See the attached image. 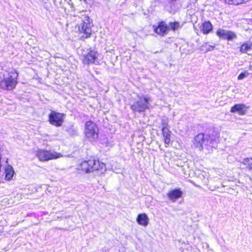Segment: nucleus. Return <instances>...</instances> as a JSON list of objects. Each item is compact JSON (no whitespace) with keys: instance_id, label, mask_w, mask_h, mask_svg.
<instances>
[{"instance_id":"6e6552de","label":"nucleus","mask_w":252,"mask_h":252,"mask_svg":"<svg viewBox=\"0 0 252 252\" xmlns=\"http://www.w3.org/2000/svg\"><path fill=\"white\" fill-rule=\"evenodd\" d=\"M50 123L56 126H62L63 121V114L55 111H52L49 115Z\"/></svg>"},{"instance_id":"b1692460","label":"nucleus","mask_w":252,"mask_h":252,"mask_svg":"<svg viewBox=\"0 0 252 252\" xmlns=\"http://www.w3.org/2000/svg\"><path fill=\"white\" fill-rule=\"evenodd\" d=\"M245 164L250 167V168L252 169V158H247L245 159Z\"/></svg>"},{"instance_id":"f8f14e48","label":"nucleus","mask_w":252,"mask_h":252,"mask_svg":"<svg viewBox=\"0 0 252 252\" xmlns=\"http://www.w3.org/2000/svg\"><path fill=\"white\" fill-rule=\"evenodd\" d=\"M183 192L180 189H175L169 191L167 193L168 198L173 202H175L177 199L181 197Z\"/></svg>"},{"instance_id":"9b49d317","label":"nucleus","mask_w":252,"mask_h":252,"mask_svg":"<svg viewBox=\"0 0 252 252\" xmlns=\"http://www.w3.org/2000/svg\"><path fill=\"white\" fill-rule=\"evenodd\" d=\"M88 167L90 168V172L98 170L99 169H102L104 167L105 165L103 163H100L98 160L94 159H90L87 161Z\"/></svg>"},{"instance_id":"412c9836","label":"nucleus","mask_w":252,"mask_h":252,"mask_svg":"<svg viewBox=\"0 0 252 252\" xmlns=\"http://www.w3.org/2000/svg\"><path fill=\"white\" fill-rule=\"evenodd\" d=\"M226 2L229 4L238 5L244 2H247L250 0H224Z\"/></svg>"},{"instance_id":"f257e3e1","label":"nucleus","mask_w":252,"mask_h":252,"mask_svg":"<svg viewBox=\"0 0 252 252\" xmlns=\"http://www.w3.org/2000/svg\"><path fill=\"white\" fill-rule=\"evenodd\" d=\"M18 76V74L15 71H12L6 75H4L3 80L0 82V88L7 90H13L17 83Z\"/></svg>"},{"instance_id":"ddd939ff","label":"nucleus","mask_w":252,"mask_h":252,"mask_svg":"<svg viewBox=\"0 0 252 252\" xmlns=\"http://www.w3.org/2000/svg\"><path fill=\"white\" fill-rule=\"evenodd\" d=\"M247 111V108L244 104H237L231 107V112H237L240 115H244Z\"/></svg>"},{"instance_id":"4468645a","label":"nucleus","mask_w":252,"mask_h":252,"mask_svg":"<svg viewBox=\"0 0 252 252\" xmlns=\"http://www.w3.org/2000/svg\"><path fill=\"white\" fill-rule=\"evenodd\" d=\"M201 31L205 34L209 33L213 30V26L209 21L205 22L200 27Z\"/></svg>"},{"instance_id":"a211bd4d","label":"nucleus","mask_w":252,"mask_h":252,"mask_svg":"<svg viewBox=\"0 0 252 252\" xmlns=\"http://www.w3.org/2000/svg\"><path fill=\"white\" fill-rule=\"evenodd\" d=\"M252 49V42H245L240 47V51L243 53L248 52L249 51Z\"/></svg>"},{"instance_id":"393cba45","label":"nucleus","mask_w":252,"mask_h":252,"mask_svg":"<svg viewBox=\"0 0 252 252\" xmlns=\"http://www.w3.org/2000/svg\"><path fill=\"white\" fill-rule=\"evenodd\" d=\"M249 75V73L247 72H244L240 73L239 75L238 76V80H242L245 77H247Z\"/></svg>"},{"instance_id":"7ed1b4c3","label":"nucleus","mask_w":252,"mask_h":252,"mask_svg":"<svg viewBox=\"0 0 252 252\" xmlns=\"http://www.w3.org/2000/svg\"><path fill=\"white\" fill-rule=\"evenodd\" d=\"M193 144L194 146L200 151H201L205 146L209 145L213 148H215L217 146L216 141H213L212 139L209 140L207 137H205L203 133H200L196 135L193 140Z\"/></svg>"},{"instance_id":"f03ea898","label":"nucleus","mask_w":252,"mask_h":252,"mask_svg":"<svg viewBox=\"0 0 252 252\" xmlns=\"http://www.w3.org/2000/svg\"><path fill=\"white\" fill-rule=\"evenodd\" d=\"M99 129L96 125L91 121L85 123L84 133L90 141H95L98 137Z\"/></svg>"},{"instance_id":"423d86ee","label":"nucleus","mask_w":252,"mask_h":252,"mask_svg":"<svg viewBox=\"0 0 252 252\" xmlns=\"http://www.w3.org/2000/svg\"><path fill=\"white\" fill-rule=\"evenodd\" d=\"M36 155L39 160L41 161L56 159L62 157V155L60 153H58L56 152H51L43 150H38Z\"/></svg>"},{"instance_id":"1a4fd4ad","label":"nucleus","mask_w":252,"mask_h":252,"mask_svg":"<svg viewBox=\"0 0 252 252\" xmlns=\"http://www.w3.org/2000/svg\"><path fill=\"white\" fill-rule=\"evenodd\" d=\"M154 31L155 32L161 36L166 34L169 30L167 25L164 22H160L157 26L154 25Z\"/></svg>"},{"instance_id":"4be33fe9","label":"nucleus","mask_w":252,"mask_h":252,"mask_svg":"<svg viewBox=\"0 0 252 252\" xmlns=\"http://www.w3.org/2000/svg\"><path fill=\"white\" fill-rule=\"evenodd\" d=\"M215 48V46L211 45H207L206 44L202 45L200 47V50L205 51V52H208L212 51Z\"/></svg>"},{"instance_id":"5701e85b","label":"nucleus","mask_w":252,"mask_h":252,"mask_svg":"<svg viewBox=\"0 0 252 252\" xmlns=\"http://www.w3.org/2000/svg\"><path fill=\"white\" fill-rule=\"evenodd\" d=\"M161 126L162 128H168V118L166 117H163L161 120Z\"/></svg>"},{"instance_id":"6ab92c4d","label":"nucleus","mask_w":252,"mask_h":252,"mask_svg":"<svg viewBox=\"0 0 252 252\" xmlns=\"http://www.w3.org/2000/svg\"><path fill=\"white\" fill-rule=\"evenodd\" d=\"M87 161L82 162L79 166L78 169L81 170L86 173H90V168L88 167Z\"/></svg>"},{"instance_id":"20e7f679","label":"nucleus","mask_w":252,"mask_h":252,"mask_svg":"<svg viewBox=\"0 0 252 252\" xmlns=\"http://www.w3.org/2000/svg\"><path fill=\"white\" fill-rule=\"evenodd\" d=\"M150 98L145 96H138L135 102L131 105L130 107L134 112H143L149 107Z\"/></svg>"},{"instance_id":"9d476101","label":"nucleus","mask_w":252,"mask_h":252,"mask_svg":"<svg viewBox=\"0 0 252 252\" xmlns=\"http://www.w3.org/2000/svg\"><path fill=\"white\" fill-rule=\"evenodd\" d=\"M82 57L83 63L86 64L93 63L97 58L96 52L94 51H91L87 54H84Z\"/></svg>"},{"instance_id":"39448f33","label":"nucleus","mask_w":252,"mask_h":252,"mask_svg":"<svg viewBox=\"0 0 252 252\" xmlns=\"http://www.w3.org/2000/svg\"><path fill=\"white\" fill-rule=\"evenodd\" d=\"M92 26V24L90 22L89 17L85 16L83 23L79 27L80 34H82L80 36L81 39H86L90 36Z\"/></svg>"},{"instance_id":"2eb2a0df","label":"nucleus","mask_w":252,"mask_h":252,"mask_svg":"<svg viewBox=\"0 0 252 252\" xmlns=\"http://www.w3.org/2000/svg\"><path fill=\"white\" fill-rule=\"evenodd\" d=\"M163 140L166 147H167L170 143L171 131L168 128H162Z\"/></svg>"},{"instance_id":"f3484780","label":"nucleus","mask_w":252,"mask_h":252,"mask_svg":"<svg viewBox=\"0 0 252 252\" xmlns=\"http://www.w3.org/2000/svg\"><path fill=\"white\" fill-rule=\"evenodd\" d=\"M5 179L7 180H10L12 179L14 171L11 166L8 165L5 169Z\"/></svg>"},{"instance_id":"dca6fc26","label":"nucleus","mask_w":252,"mask_h":252,"mask_svg":"<svg viewBox=\"0 0 252 252\" xmlns=\"http://www.w3.org/2000/svg\"><path fill=\"white\" fill-rule=\"evenodd\" d=\"M136 220L140 225L144 226H146L149 223V218L145 214L138 215Z\"/></svg>"},{"instance_id":"0eeeda50","label":"nucleus","mask_w":252,"mask_h":252,"mask_svg":"<svg viewBox=\"0 0 252 252\" xmlns=\"http://www.w3.org/2000/svg\"><path fill=\"white\" fill-rule=\"evenodd\" d=\"M216 35L220 39H227L228 41H231L237 38V35L234 32L220 28L217 30Z\"/></svg>"},{"instance_id":"aec40b11","label":"nucleus","mask_w":252,"mask_h":252,"mask_svg":"<svg viewBox=\"0 0 252 252\" xmlns=\"http://www.w3.org/2000/svg\"><path fill=\"white\" fill-rule=\"evenodd\" d=\"M169 30L170 29L173 31H176L181 28L180 23L178 22H170L168 27Z\"/></svg>"},{"instance_id":"a878e982","label":"nucleus","mask_w":252,"mask_h":252,"mask_svg":"<svg viewBox=\"0 0 252 252\" xmlns=\"http://www.w3.org/2000/svg\"><path fill=\"white\" fill-rule=\"evenodd\" d=\"M176 0H168V2H170V3H172L174 1H176Z\"/></svg>"}]
</instances>
